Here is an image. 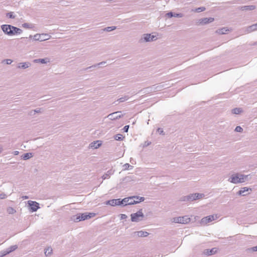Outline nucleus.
Listing matches in <instances>:
<instances>
[{"mask_svg": "<svg viewBox=\"0 0 257 257\" xmlns=\"http://www.w3.org/2000/svg\"><path fill=\"white\" fill-rule=\"evenodd\" d=\"M3 31L6 33L7 35L10 36H13L17 35V34H21L22 32V30L20 28L11 26L10 25H3L2 26Z\"/></svg>", "mask_w": 257, "mask_h": 257, "instance_id": "1", "label": "nucleus"}, {"mask_svg": "<svg viewBox=\"0 0 257 257\" xmlns=\"http://www.w3.org/2000/svg\"><path fill=\"white\" fill-rule=\"evenodd\" d=\"M255 8L256 7L254 6H248L242 7L240 9L242 11H253Z\"/></svg>", "mask_w": 257, "mask_h": 257, "instance_id": "13", "label": "nucleus"}, {"mask_svg": "<svg viewBox=\"0 0 257 257\" xmlns=\"http://www.w3.org/2000/svg\"><path fill=\"white\" fill-rule=\"evenodd\" d=\"M122 219H124V218H126V215H125V214H122L121 215V217Z\"/></svg>", "mask_w": 257, "mask_h": 257, "instance_id": "38", "label": "nucleus"}, {"mask_svg": "<svg viewBox=\"0 0 257 257\" xmlns=\"http://www.w3.org/2000/svg\"><path fill=\"white\" fill-rule=\"evenodd\" d=\"M29 67V64L27 63H21L19 65L20 68H28Z\"/></svg>", "mask_w": 257, "mask_h": 257, "instance_id": "28", "label": "nucleus"}, {"mask_svg": "<svg viewBox=\"0 0 257 257\" xmlns=\"http://www.w3.org/2000/svg\"><path fill=\"white\" fill-rule=\"evenodd\" d=\"M244 176L240 175H233L231 176L230 179V182L234 183V184H237V183L243 182L244 181Z\"/></svg>", "mask_w": 257, "mask_h": 257, "instance_id": "6", "label": "nucleus"}, {"mask_svg": "<svg viewBox=\"0 0 257 257\" xmlns=\"http://www.w3.org/2000/svg\"><path fill=\"white\" fill-rule=\"evenodd\" d=\"M154 38H155V36L151 34H147L144 36V39L146 41H152Z\"/></svg>", "mask_w": 257, "mask_h": 257, "instance_id": "14", "label": "nucleus"}, {"mask_svg": "<svg viewBox=\"0 0 257 257\" xmlns=\"http://www.w3.org/2000/svg\"><path fill=\"white\" fill-rule=\"evenodd\" d=\"M3 255H1V254H0V257L3 256Z\"/></svg>", "mask_w": 257, "mask_h": 257, "instance_id": "40", "label": "nucleus"}, {"mask_svg": "<svg viewBox=\"0 0 257 257\" xmlns=\"http://www.w3.org/2000/svg\"><path fill=\"white\" fill-rule=\"evenodd\" d=\"M7 16L10 18H14L13 15L12 13H9L8 14Z\"/></svg>", "mask_w": 257, "mask_h": 257, "instance_id": "35", "label": "nucleus"}, {"mask_svg": "<svg viewBox=\"0 0 257 257\" xmlns=\"http://www.w3.org/2000/svg\"><path fill=\"white\" fill-rule=\"evenodd\" d=\"M136 233L139 236H147L148 235L149 233L147 231H137Z\"/></svg>", "mask_w": 257, "mask_h": 257, "instance_id": "15", "label": "nucleus"}, {"mask_svg": "<svg viewBox=\"0 0 257 257\" xmlns=\"http://www.w3.org/2000/svg\"><path fill=\"white\" fill-rule=\"evenodd\" d=\"M116 140H122L123 139V136L121 135H117L114 137Z\"/></svg>", "mask_w": 257, "mask_h": 257, "instance_id": "25", "label": "nucleus"}, {"mask_svg": "<svg viewBox=\"0 0 257 257\" xmlns=\"http://www.w3.org/2000/svg\"><path fill=\"white\" fill-rule=\"evenodd\" d=\"M235 131L236 132H242V127H240V126H237V127H235Z\"/></svg>", "mask_w": 257, "mask_h": 257, "instance_id": "30", "label": "nucleus"}, {"mask_svg": "<svg viewBox=\"0 0 257 257\" xmlns=\"http://www.w3.org/2000/svg\"><path fill=\"white\" fill-rule=\"evenodd\" d=\"M101 142L100 141H96V142H94L89 145V147L91 148H95L97 149L100 147L101 146Z\"/></svg>", "mask_w": 257, "mask_h": 257, "instance_id": "12", "label": "nucleus"}, {"mask_svg": "<svg viewBox=\"0 0 257 257\" xmlns=\"http://www.w3.org/2000/svg\"><path fill=\"white\" fill-rule=\"evenodd\" d=\"M203 196L202 194L199 193H195L191 194L190 196L188 197V199H190L191 200H195L196 199H199L202 198Z\"/></svg>", "mask_w": 257, "mask_h": 257, "instance_id": "11", "label": "nucleus"}, {"mask_svg": "<svg viewBox=\"0 0 257 257\" xmlns=\"http://www.w3.org/2000/svg\"><path fill=\"white\" fill-rule=\"evenodd\" d=\"M144 216L142 210H140L138 212L131 215V220L133 222H138L141 220L144 217Z\"/></svg>", "mask_w": 257, "mask_h": 257, "instance_id": "5", "label": "nucleus"}, {"mask_svg": "<svg viewBox=\"0 0 257 257\" xmlns=\"http://www.w3.org/2000/svg\"><path fill=\"white\" fill-rule=\"evenodd\" d=\"M129 199V204L130 205H133L135 204V201H134V197H128Z\"/></svg>", "mask_w": 257, "mask_h": 257, "instance_id": "27", "label": "nucleus"}, {"mask_svg": "<svg viewBox=\"0 0 257 257\" xmlns=\"http://www.w3.org/2000/svg\"><path fill=\"white\" fill-rule=\"evenodd\" d=\"M6 195L5 194H0V199H3L6 198Z\"/></svg>", "mask_w": 257, "mask_h": 257, "instance_id": "36", "label": "nucleus"}, {"mask_svg": "<svg viewBox=\"0 0 257 257\" xmlns=\"http://www.w3.org/2000/svg\"><path fill=\"white\" fill-rule=\"evenodd\" d=\"M217 251L216 248H213L211 250H207L206 251V254L207 255H211L214 254Z\"/></svg>", "mask_w": 257, "mask_h": 257, "instance_id": "18", "label": "nucleus"}, {"mask_svg": "<svg viewBox=\"0 0 257 257\" xmlns=\"http://www.w3.org/2000/svg\"><path fill=\"white\" fill-rule=\"evenodd\" d=\"M52 248L51 247H48L46 248V250H45V253L46 255H49V254H51V253L52 252Z\"/></svg>", "mask_w": 257, "mask_h": 257, "instance_id": "22", "label": "nucleus"}, {"mask_svg": "<svg viewBox=\"0 0 257 257\" xmlns=\"http://www.w3.org/2000/svg\"><path fill=\"white\" fill-rule=\"evenodd\" d=\"M250 28H251L253 31H256V30H257L256 24H254V25H251V27H250Z\"/></svg>", "mask_w": 257, "mask_h": 257, "instance_id": "32", "label": "nucleus"}, {"mask_svg": "<svg viewBox=\"0 0 257 257\" xmlns=\"http://www.w3.org/2000/svg\"><path fill=\"white\" fill-rule=\"evenodd\" d=\"M256 27H257V23L256 24Z\"/></svg>", "mask_w": 257, "mask_h": 257, "instance_id": "41", "label": "nucleus"}, {"mask_svg": "<svg viewBox=\"0 0 257 257\" xmlns=\"http://www.w3.org/2000/svg\"><path fill=\"white\" fill-rule=\"evenodd\" d=\"M227 31H228L227 29H224V28H222V29H218V30L216 31V33H218V34H225V33H226Z\"/></svg>", "mask_w": 257, "mask_h": 257, "instance_id": "20", "label": "nucleus"}, {"mask_svg": "<svg viewBox=\"0 0 257 257\" xmlns=\"http://www.w3.org/2000/svg\"><path fill=\"white\" fill-rule=\"evenodd\" d=\"M7 212L9 214H14L16 212V210L14 208H11V207H10L7 209Z\"/></svg>", "mask_w": 257, "mask_h": 257, "instance_id": "24", "label": "nucleus"}, {"mask_svg": "<svg viewBox=\"0 0 257 257\" xmlns=\"http://www.w3.org/2000/svg\"><path fill=\"white\" fill-rule=\"evenodd\" d=\"M11 60H7V64H10L11 63Z\"/></svg>", "mask_w": 257, "mask_h": 257, "instance_id": "39", "label": "nucleus"}, {"mask_svg": "<svg viewBox=\"0 0 257 257\" xmlns=\"http://www.w3.org/2000/svg\"><path fill=\"white\" fill-rule=\"evenodd\" d=\"M114 29H115V27H107V28H106V31L108 32L111 31H112V30Z\"/></svg>", "mask_w": 257, "mask_h": 257, "instance_id": "33", "label": "nucleus"}, {"mask_svg": "<svg viewBox=\"0 0 257 257\" xmlns=\"http://www.w3.org/2000/svg\"><path fill=\"white\" fill-rule=\"evenodd\" d=\"M166 15L168 17H173V16H175V17L180 16V15L179 14H177L176 15H173V13H172V12H170V13H167Z\"/></svg>", "mask_w": 257, "mask_h": 257, "instance_id": "26", "label": "nucleus"}, {"mask_svg": "<svg viewBox=\"0 0 257 257\" xmlns=\"http://www.w3.org/2000/svg\"><path fill=\"white\" fill-rule=\"evenodd\" d=\"M251 188H246V187H244L243 188H242L241 190H240L239 191V192H238V194H239V195H241V194H243L245 192H246V191H248V190H250L251 191Z\"/></svg>", "mask_w": 257, "mask_h": 257, "instance_id": "16", "label": "nucleus"}, {"mask_svg": "<svg viewBox=\"0 0 257 257\" xmlns=\"http://www.w3.org/2000/svg\"><path fill=\"white\" fill-rule=\"evenodd\" d=\"M250 250H252L253 251H257V246L251 248Z\"/></svg>", "mask_w": 257, "mask_h": 257, "instance_id": "34", "label": "nucleus"}, {"mask_svg": "<svg viewBox=\"0 0 257 257\" xmlns=\"http://www.w3.org/2000/svg\"><path fill=\"white\" fill-rule=\"evenodd\" d=\"M214 21V19L212 17H209V18H204L199 20V24H206L210 23H212Z\"/></svg>", "mask_w": 257, "mask_h": 257, "instance_id": "10", "label": "nucleus"}, {"mask_svg": "<svg viewBox=\"0 0 257 257\" xmlns=\"http://www.w3.org/2000/svg\"><path fill=\"white\" fill-rule=\"evenodd\" d=\"M128 127H129V126H127V125L125 126L124 127V128H124V131H125V132H127L128 129Z\"/></svg>", "mask_w": 257, "mask_h": 257, "instance_id": "37", "label": "nucleus"}, {"mask_svg": "<svg viewBox=\"0 0 257 257\" xmlns=\"http://www.w3.org/2000/svg\"><path fill=\"white\" fill-rule=\"evenodd\" d=\"M49 36L47 34H36L34 36V39L37 41H43L49 39Z\"/></svg>", "mask_w": 257, "mask_h": 257, "instance_id": "7", "label": "nucleus"}, {"mask_svg": "<svg viewBox=\"0 0 257 257\" xmlns=\"http://www.w3.org/2000/svg\"><path fill=\"white\" fill-rule=\"evenodd\" d=\"M32 157V153H26L24 154L23 157L24 160L29 159V158H31Z\"/></svg>", "mask_w": 257, "mask_h": 257, "instance_id": "21", "label": "nucleus"}, {"mask_svg": "<svg viewBox=\"0 0 257 257\" xmlns=\"http://www.w3.org/2000/svg\"><path fill=\"white\" fill-rule=\"evenodd\" d=\"M218 218V216L217 214H213V215H208L207 217L202 218L200 223L202 224H206L207 223H209V222H211L214 220L217 219V218Z\"/></svg>", "mask_w": 257, "mask_h": 257, "instance_id": "4", "label": "nucleus"}, {"mask_svg": "<svg viewBox=\"0 0 257 257\" xmlns=\"http://www.w3.org/2000/svg\"><path fill=\"white\" fill-rule=\"evenodd\" d=\"M95 215L96 214L94 213H82L76 215V217L74 219L75 221H83V220L94 217Z\"/></svg>", "mask_w": 257, "mask_h": 257, "instance_id": "2", "label": "nucleus"}, {"mask_svg": "<svg viewBox=\"0 0 257 257\" xmlns=\"http://www.w3.org/2000/svg\"><path fill=\"white\" fill-rule=\"evenodd\" d=\"M28 204L31 206V209L33 211H36L39 207V204L36 201H29Z\"/></svg>", "mask_w": 257, "mask_h": 257, "instance_id": "8", "label": "nucleus"}, {"mask_svg": "<svg viewBox=\"0 0 257 257\" xmlns=\"http://www.w3.org/2000/svg\"><path fill=\"white\" fill-rule=\"evenodd\" d=\"M241 111V110L239 108H235V109L232 110V113L234 114H239Z\"/></svg>", "mask_w": 257, "mask_h": 257, "instance_id": "23", "label": "nucleus"}, {"mask_svg": "<svg viewBox=\"0 0 257 257\" xmlns=\"http://www.w3.org/2000/svg\"><path fill=\"white\" fill-rule=\"evenodd\" d=\"M129 199L128 197L122 199V200H120V204H123L125 205H130L129 204Z\"/></svg>", "mask_w": 257, "mask_h": 257, "instance_id": "19", "label": "nucleus"}, {"mask_svg": "<svg viewBox=\"0 0 257 257\" xmlns=\"http://www.w3.org/2000/svg\"><path fill=\"white\" fill-rule=\"evenodd\" d=\"M205 8L204 7H201V8H199L197 9L196 11L199 12L204 11H205Z\"/></svg>", "mask_w": 257, "mask_h": 257, "instance_id": "31", "label": "nucleus"}, {"mask_svg": "<svg viewBox=\"0 0 257 257\" xmlns=\"http://www.w3.org/2000/svg\"><path fill=\"white\" fill-rule=\"evenodd\" d=\"M36 62H41L42 63V64H45V63H47L48 61H47L46 59H39V60H36Z\"/></svg>", "mask_w": 257, "mask_h": 257, "instance_id": "29", "label": "nucleus"}, {"mask_svg": "<svg viewBox=\"0 0 257 257\" xmlns=\"http://www.w3.org/2000/svg\"><path fill=\"white\" fill-rule=\"evenodd\" d=\"M120 199H113L112 200L107 201L106 204L111 206L120 205Z\"/></svg>", "mask_w": 257, "mask_h": 257, "instance_id": "9", "label": "nucleus"}, {"mask_svg": "<svg viewBox=\"0 0 257 257\" xmlns=\"http://www.w3.org/2000/svg\"><path fill=\"white\" fill-rule=\"evenodd\" d=\"M133 198H134L133 200L135 201V203H139L142 201H144V197L133 196Z\"/></svg>", "mask_w": 257, "mask_h": 257, "instance_id": "17", "label": "nucleus"}, {"mask_svg": "<svg viewBox=\"0 0 257 257\" xmlns=\"http://www.w3.org/2000/svg\"><path fill=\"white\" fill-rule=\"evenodd\" d=\"M191 221V219L187 215L183 217H177L173 218V222L179 223H188Z\"/></svg>", "mask_w": 257, "mask_h": 257, "instance_id": "3", "label": "nucleus"}]
</instances>
